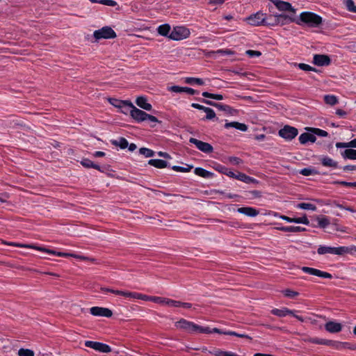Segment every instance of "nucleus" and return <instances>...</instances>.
I'll return each instance as SVG.
<instances>
[{
  "label": "nucleus",
  "instance_id": "f257e3e1",
  "mask_svg": "<svg viewBox=\"0 0 356 356\" xmlns=\"http://www.w3.org/2000/svg\"><path fill=\"white\" fill-rule=\"evenodd\" d=\"M317 252L318 254H330L341 256L346 254H353L356 252V246L351 245L350 247H330L325 245H320L317 250Z\"/></svg>",
  "mask_w": 356,
  "mask_h": 356
},
{
  "label": "nucleus",
  "instance_id": "f03ea898",
  "mask_svg": "<svg viewBox=\"0 0 356 356\" xmlns=\"http://www.w3.org/2000/svg\"><path fill=\"white\" fill-rule=\"evenodd\" d=\"M322 17L312 12H302L299 19H296L298 25L306 24L310 27H317L322 23Z\"/></svg>",
  "mask_w": 356,
  "mask_h": 356
},
{
  "label": "nucleus",
  "instance_id": "7ed1b4c3",
  "mask_svg": "<svg viewBox=\"0 0 356 356\" xmlns=\"http://www.w3.org/2000/svg\"><path fill=\"white\" fill-rule=\"evenodd\" d=\"M115 106H127L130 109L129 113L131 118L138 122L147 120V113L134 106L130 101H120Z\"/></svg>",
  "mask_w": 356,
  "mask_h": 356
},
{
  "label": "nucleus",
  "instance_id": "20e7f679",
  "mask_svg": "<svg viewBox=\"0 0 356 356\" xmlns=\"http://www.w3.org/2000/svg\"><path fill=\"white\" fill-rule=\"evenodd\" d=\"M270 18L273 19V22H267V25L268 26H275V25H285L289 22H296V17L294 14H280L275 15L273 17H270Z\"/></svg>",
  "mask_w": 356,
  "mask_h": 356
},
{
  "label": "nucleus",
  "instance_id": "39448f33",
  "mask_svg": "<svg viewBox=\"0 0 356 356\" xmlns=\"http://www.w3.org/2000/svg\"><path fill=\"white\" fill-rule=\"evenodd\" d=\"M190 33L188 29L184 26H176L170 32L168 38L173 40H181L187 38Z\"/></svg>",
  "mask_w": 356,
  "mask_h": 356
},
{
  "label": "nucleus",
  "instance_id": "423d86ee",
  "mask_svg": "<svg viewBox=\"0 0 356 356\" xmlns=\"http://www.w3.org/2000/svg\"><path fill=\"white\" fill-rule=\"evenodd\" d=\"M93 36L97 40L101 39H111L116 37V33L111 27L104 26L100 29L95 31Z\"/></svg>",
  "mask_w": 356,
  "mask_h": 356
},
{
  "label": "nucleus",
  "instance_id": "0eeeda50",
  "mask_svg": "<svg viewBox=\"0 0 356 356\" xmlns=\"http://www.w3.org/2000/svg\"><path fill=\"white\" fill-rule=\"evenodd\" d=\"M175 327L177 329L193 333L197 332V328H198V325L195 324L193 322L188 321L186 319L181 318L179 321H177L175 323Z\"/></svg>",
  "mask_w": 356,
  "mask_h": 356
},
{
  "label": "nucleus",
  "instance_id": "6e6552de",
  "mask_svg": "<svg viewBox=\"0 0 356 356\" xmlns=\"http://www.w3.org/2000/svg\"><path fill=\"white\" fill-rule=\"evenodd\" d=\"M266 15L262 12H257V13L251 15L247 17L245 21L252 26H259L261 24L267 25Z\"/></svg>",
  "mask_w": 356,
  "mask_h": 356
},
{
  "label": "nucleus",
  "instance_id": "1a4fd4ad",
  "mask_svg": "<svg viewBox=\"0 0 356 356\" xmlns=\"http://www.w3.org/2000/svg\"><path fill=\"white\" fill-rule=\"evenodd\" d=\"M298 134V129L295 127L286 125L284 128L279 131V135L286 139L291 140L294 138Z\"/></svg>",
  "mask_w": 356,
  "mask_h": 356
},
{
  "label": "nucleus",
  "instance_id": "9d476101",
  "mask_svg": "<svg viewBox=\"0 0 356 356\" xmlns=\"http://www.w3.org/2000/svg\"><path fill=\"white\" fill-rule=\"evenodd\" d=\"M85 346L101 353H107L111 351V348L109 346L97 341H86Z\"/></svg>",
  "mask_w": 356,
  "mask_h": 356
},
{
  "label": "nucleus",
  "instance_id": "9b49d317",
  "mask_svg": "<svg viewBox=\"0 0 356 356\" xmlns=\"http://www.w3.org/2000/svg\"><path fill=\"white\" fill-rule=\"evenodd\" d=\"M271 1L276 8L280 11H289L290 14L296 13V10L292 7L291 4L286 1H283L281 0H269Z\"/></svg>",
  "mask_w": 356,
  "mask_h": 356
},
{
  "label": "nucleus",
  "instance_id": "f8f14e48",
  "mask_svg": "<svg viewBox=\"0 0 356 356\" xmlns=\"http://www.w3.org/2000/svg\"><path fill=\"white\" fill-rule=\"evenodd\" d=\"M189 142L194 144L199 150L204 153H211L213 150V147L209 143L199 140L196 138H191Z\"/></svg>",
  "mask_w": 356,
  "mask_h": 356
},
{
  "label": "nucleus",
  "instance_id": "ddd939ff",
  "mask_svg": "<svg viewBox=\"0 0 356 356\" xmlns=\"http://www.w3.org/2000/svg\"><path fill=\"white\" fill-rule=\"evenodd\" d=\"M90 314L96 316L111 317L113 312L111 309L105 307H92L90 309Z\"/></svg>",
  "mask_w": 356,
  "mask_h": 356
},
{
  "label": "nucleus",
  "instance_id": "4468645a",
  "mask_svg": "<svg viewBox=\"0 0 356 356\" xmlns=\"http://www.w3.org/2000/svg\"><path fill=\"white\" fill-rule=\"evenodd\" d=\"M301 270L306 273L316 275V276L321 277H323V278H330V279L332 277V275L329 273L323 272L320 270L310 268V267L303 266L301 268Z\"/></svg>",
  "mask_w": 356,
  "mask_h": 356
},
{
  "label": "nucleus",
  "instance_id": "2eb2a0df",
  "mask_svg": "<svg viewBox=\"0 0 356 356\" xmlns=\"http://www.w3.org/2000/svg\"><path fill=\"white\" fill-rule=\"evenodd\" d=\"M313 63L318 66H325L330 63V58L327 55L316 54L314 56Z\"/></svg>",
  "mask_w": 356,
  "mask_h": 356
},
{
  "label": "nucleus",
  "instance_id": "dca6fc26",
  "mask_svg": "<svg viewBox=\"0 0 356 356\" xmlns=\"http://www.w3.org/2000/svg\"><path fill=\"white\" fill-rule=\"evenodd\" d=\"M325 329L330 333H338L342 330V325L334 321H328L325 324Z\"/></svg>",
  "mask_w": 356,
  "mask_h": 356
},
{
  "label": "nucleus",
  "instance_id": "f3484780",
  "mask_svg": "<svg viewBox=\"0 0 356 356\" xmlns=\"http://www.w3.org/2000/svg\"><path fill=\"white\" fill-rule=\"evenodd\" d=\"M202 102L208 105L214 106L220 111H223L227 112L230 114H232V111H234V110L233 108H232L229 106H227V105L216 103L212 101L206 100V99H202Z\"/></svg>",
  "mask_w": 356,
  "mask_h": 356
},
{
  "label": "nucleus",
  "instance_id": "a211bd4d",
  "mask_svg": "<svg viewBox=\"0 0 356 356\" xmlns=\"http://www.w3.org/2000/svg\"><path fill=\"white\" fill-rule=\"evenodd\" d=\"M169 90L171 92H176V93H180V92H185L191 95L198 93L197 91L195 90L193 88H188V87H180L178 86H173L170 87Z\"/></svg>",
  "mask_w": 356,
  "mask_h": 356
},
{
  "label": "nucleus",
  "instance_id": "6ab92c4d",
  "mask_svg": "<svg viewBox=\"0 0 356 356\" xmlns=\"http://www.w3.org/2000/svg\"><path fill=\"white\" fill-rule=\"evenodd\" d=\"M234 178L246 184H258V181L254 178L250 177L245 174L239 172L237 174H235Z\"/></svg>",
  "mask_w": 356,
  "mask_h": 356
},
{
  "label": "nucleus",
  "instance_id": "aec40b11",
  "mask_svg": "<svg viewBox=\"0 0 356 356\" xmlns=\"http://www.w3.org/2000/svg\"><path fill=\"white\" fill-rule=\"evenodd\" d=\"M237 211L250 217H255L259 214V211L252 207H241L237 209Z\"/></svg>",
  "mask_w": 356,
  "mask_h": 356
},
{
  "label": "nucleus",
  "instance_id": "412c9836",
  "mask_svg": "<svg viewBox=\"0 0 356 356\" xmlns=\"http://www.w3.org/2000/svg\"><path fill=\"white\" fill-rule=\"evenodd\" d=\"M136 104L140 108L145 111H151L152 108V105L147 102V99L145 97H138L136 100Z\"/></svg>",
  "mask_w": 356,
  "mask_h": 356
},
{
  "label": "nucleus",
  "instance_id": "4be33fe9",
  "mask_svg": "<svg viewBox=\"0 0 356 356\" xmlns=\"http://www.w3.org/2000/svg\"><path fill=\"white\" fill-rule=\"evenodd\" d=\"M225 127L226 129L233 127L241 131H246L248 130V127L246 124L238 122H226L225 124Z\"/></svg>",
  "mask_w": 356,
  "mask_h": 356
},
{
  "label": "nucleus",
  "instance_id": "5701e85b",
  "mask_svg": "<svg viewBox=\"0 0 356 356\" xmlns=\"http://www.w3.org/2000/svg\"><path fill=\"white\" fill-rule=\"evenodd\" d=\"M316 140V136L309 133H303L299 136V140L301 144H305L309 141L314 143Z\"/></svg>",
  "mask_w": 356,
  "mask_h": 356
},
{
  "label": "nucleus",
  "instance_id": "b1692460",
  "mask_svg": "<svg viewBox=\"0 0 356 356\" xmlns=\"http://www.w3.org/2000/svg\"><path fill=\"white\" fill-rule=\"evenodd\" d=\"M278 230L286 232H305L306 230L305 228L300 227V226H288V227H281L277 228Z\"/></svg>",
  "mask_w": 356,
  "mask_h": 356
},
{
  "label": "nucleus",
  "instance_id": "393cba45",
  "mask_svg": "<svg viewBox=\"0 0 356 356\" xmlns=\"http://www.w3.org/2000/svg\"><path fill=\"white\" fill-rule=\"evenodd\" d=\"M148 164L157 168H164L168 166V163L161 159H150Z\"/></svg>",
  "mask_w": 356,
  "mask_h": 356
},
{
  "label": "nucleus",
  "instance_id": "a878e982",
  "mask_svg": "<svg viewBox=\"0 0 356 356\" xmlns=\"http://www.w3.org/2000/svg\"><path fill=\"white\" fill-rule=\"evenodd\" d=\"M321 163L326 167L337 168V162L334 161L332 159L327 156L322 157L321 159Z\"/></svg>",
  "mask_w": 356,
  "mask_h": 356
},
{
  "label": "nucleus",
  "instance_id": "bb28decb",
  "mask_svg": "<svg viewBox=\"0 0 356 356\" xmlns=\"http://www.w3.org/2000/svg\"><path fill=\"white\" fill-rule=\"evenodd\" d=\"M194 172L195 175L204 178H209L213 175L212 172L207 171L202 168H196L194 170Z\"/></svg>",
  "mask_w": 356,
  "mask_h": 356
},
{
  "label": "nucleus",
  "instance_id": "cd10ccee",
  "mask_svg": "<svg viewBox=\"0 0 356 356\" xmlns=\"http://www.w3.org/2000/svg\"><path fill=\"white\" fill-rule=\"evenodd\" d=\"M111 143L121 149H125L128 147V141L124 138H120L118 140H113Z\"/></svg>",
  "mask_w": 356,
  "mask_h": 356
},
{
  "label": "nucleus",
  "instance_id": "c85d7f7f",
  "mask_svg": "<svg viewBox=\"0 0 356 356\" xmlns=\"http://www.w3.org/2000/svg\"><path fill=\"white\" fill-rule=\"evenodd\" d=\"M158 33L163 36H168V33L170 31V26L168 24L161 25L157 29Z\"/></svg>",
  "mask_w": 356,
  "mask_h": 356
},
{
  "label": "nucleus",
  "instance_id": "c756f323",
  "mask_svg": "<svg viewBox=\"0 0 356 356\" xmlns=\"http://www.w3.org/2000/svg\"><path fill=\"white\" fill-rule=\"evenodd\" d=\"M342 156L348 159H356V150L353 149H347L343 153Z\"/></svg>",
  "mask_w": 356,
  "mask_h": 356
},
{
  "label": "nucleus",
  "instance_id": "7c9ffc66",
  "mask_svg": "<svg viewBox=\"0 0 356 356\" xmlns=\"http://www.w3.org/2000/svg\"><path fill=\"white\" fill-rule=\"evenodd\" d=\"M324 101L327 104L334 106L338 103V99L336 96L327 95L324 96Z\"/></svg>",
  "mask_w": 356,
  "mask_h": 356
},
{
  "label": "nucleus",
  "instance_id": "2f4dec72",
  "mask_svg": "<svg viewBox=\"0 0 356 356\" xmlns=\"http://www.w3.org/2000/svg\"><path fill=\"white\" fill-rule=\"evenodd\" d=\"M328 346H332L336 349H342L345 348L346 346H347V342H340L337 341L329 340Z\"/></svg>",
  "mask_w": 356,
  "mask_h": 356
},
{
  "label": "nucleus",
  "instance_id": "473e14b6",
  "mask_svg": "<svg viewBox=\"0 0 356 356\" xmlns=\"http://www.w3.org/2000/svg\"><path fill=\"white\" fill-rule=\"evenodd\" d=\"M153 296H149L147 295H143L141 293H138L135 292H132L131 298L140 299L145 301H152V302Z\"/></svg>",
  "mask_w": 356,
  "mask_h": 356
},
{
  "label": "nucleus",
  "instance_id": "72a5a7b5",
  "mask_svg": "<svg viewBox=\"0 0 356 356\" xmlns=\"http://www.w3.org/2000/svg\"><path fill=\"white\" fill-rule=\"evenodd\" d=\"M300 173L304 176H309L319 174V172L316 170L312 168H303L300 171Z\"/></svg>",
  "mask_w": 356,
  "mask_h": 356
},
{
  "label": "nucleus",
  "instance_id": "f704fd0d",
  "mask_svg": "<svg viewBox=\"0 0 356 356\" xmlns=\"http://www.w3.org/2000/svg\"><path fill=\"white\" fill-rule=\"evenodd\" d=\"M185 83L187 84H193L196 83L197 85L202 86L204 85V81L202 79L200 78H194V77H187L185 79Z\"/></svg>",
  "mask_w": 356,
  "mask_h": 356
},
{
  "label": "nucleus",
  "instance_id": "c9c22d12",
  "mask_svg": "<svg viewBox=\"0 0 356 356\" xmlns=\"http://www.w3.org/2000/svg\"><path fill=\"white\" fill-rule=\"evenodd\" d=\"M297 208L301 209H307V210H312L315 211L316 209V207L314 204H310V203H300L297 205Z\"/></svg>",
  "mask_w": 356,
  "mask_h": 356
},
{
  "label": "nucleus",
  "instance_id": "e433bc0d",
  "mask_svg": "<svg viewBox=\"0 0 356 356\" xmlns=\"http://www.w3.org/2000/svg\"><path fill=\"white\" fill-rule=\"evenodd\" d=\"M1 243L3 244H6V245H12V246H15V247L26 248H31H31H33L32 244L17 243H13V242H7L5 241H2Z\"/></svg>",
  "mask_w": 356,
  "mask_h": 356
},
{
  "label": "nucleus",
  "instance_id": "4c0bfd02",
  "mask_svg": "<svg viewBox=\"0 0 356 356\" xmlns=\"http://www.w3.org/2000/svg\"><path fill=\"white\" fill-rule=\"evenodd\" d=\"M140 154L144 155L145 157H152L154 156V152L150 149L146 147H141L139 149Z\"/></svg>",
  "mask_w": 356,
  "mask_h": 356
},
{
  "label": "nucleus",
  "instance_id": "58836bf2",
  "mask_svg": "<svg viewBox=\"0 0 356 356\" xmlns=\"http://www.w3.org/2000/svg\"><path fill=\"white\" fill-rule=\"evenodd\" d=\"M307 341L309 342H311L313 343L326 345V346H328V341H329V340H327V339H318V338H309Z\"/></svg>",
  "mask_w": 356,
  "mask_h": 356
},
{
  "label": "nucleus",
  "instance_id": "ea45409f",
  "mask_svg": "<svg viewBox=\"0 0 356 356\" xmlns=\"http://www.w3.org/2000/svg\"><path fill=\"white\" fill-rule=\"evenodd\" d=\"M172 170L177 171V172H190L191 170L193 168V166L186 165V167H181L178 165H174L172 166Z\"/></svg>",
  "mask_w": 356,
  "mask_h": 356
},
{
  "label": "nucleus",
  "instance_id": "a19ab883",
  "mask_svg": "<svg viewBox=\"0 0 356 356\" xmlns=\"http://www.w3.org/2000/svg\"><path fill=\"white\" fill-rule=\"evenodd\" d=\"M202 96L207 98H211L216 100H222L223 99V97L222 95L219 94H212L209 93L208 92H202Z\"/></svg>",
  "mask_w": 356,
  "mask_h": 356
},
{
  "label": "nucleus",
  "instance_id": "79ce46f5",
  "mask_svg": "<svg viewBox=\"0 0 356 356\" xmlns=\"http://www.w3.org/2000/svg\"><path fill=\"white\" fill-rule=\"evenodd\" d=\"M209 353L214 355L215 356H230L231 352L223 351L220 349H213L209 351Z\"/></svg>",
  "mask_w": 356,
  "mask_h": 356
},
{
  "label": "nucleus",
  "instance_id": "37998d69",
  "mask_svg": "<svg viewBox=\"0 0 356 356\" xmlns=\"http://www.w3.org/2000/svg\"><path fill=\"white\" fill-rule=\"evenodd\" d=\"M307 129L313 132L314 134H316L321 137H325L328 135V133L326 131L318 128H309Z\"/></svg>",
  "mask_w": 356,
  "mask_h": 356
},
{
  "label": "nucleus",
  "instance_id": "c03bdc74",
  "mask_svg": "<svg viewBox=\"0 0 356 356\" xmlns=\"http://www.w3.org/2000/svg\"><path fill=\"white\" fill-rule=\"evenodd\" d=\"M19 356H35V353L30 349L20 348L18 350Z\"/></svg>",
  "mask_w": 356,
  "mask_h": 356
},
{
  "label": "nucleus",
  "instance_id": "a18cd8bd",
  "mask_svg": "<svg viewBox=\"0 0 356 356\" xmlns=\"http://www.w3.org/2000/svg\"><path fill=\"white\" fill-rule=\"evenodd\" d=\"M344 3L350 12L356 13V6H355L353 0H345Z\"/></svg>",
  "mask_w": 356,
  "mask_h": 356
},
{
  "label": "nucleus",
  "instance_id": "49530a36",
  "mask_svg": "<svg viewBox=\"0 0 356 356\" xmlns=\"http://www.w3.org/2000/svg\"><path fill=\"white\" fill-rule=\"evenodd\" d=\"M223 334L236 336V337H238L240 338H245V339H252V338L247 334L237 333V332H233V331H227V332H223Z\"/></svg>",
  "mask_w": 356,
  "mask_h": 356
},
{
  "label": "nucleus",
  "instance_id": "de8ad7c7",
  "mask_svg": "<svg viewBox=\"0 0 356 356\" xmlns=\"http://www.w3.org/2000/svg\"><path fill=\"white\" fill-rule=\"evenodd\" d=\"M285 311H286V307H284L282 309H274L271 311L272 314L275 315V316H280V317H284L285 316H286V312H285Z\"/></svg>",
  "mask_w": 356,
  "mask_h": 356
},
{
  "label": "nucleus",
  "instance_id": "09e8293b",
  "mask_svg": "<svg viewBox=\"0 0 356 356\" xmlns=\"http://www.w3.org/2000/svg\"><path fill=\"white\" fill-rule=\"evenodd\" d=\"M111 293L115 294V295L127 297V298H131V295H132V292H130V291H124L114 290V289H113V291H111Z\"/></svg>",
  "mask_w": 356,
  "mask_h": 356
},
{
  "label": "nucleus",
  "instance_id": "8fccbe9b",
  "mask_svg": "<svg viewBox=\"0 0 356 356\" xmlns=\"http://www.w3.org/2000/svg\"><path fill=\"white\" fill-rule=\"evenodd\" d=\"M168 298H163V297H159V296H153L152 298V302L155 303H158L163 305H166Z\"/></svg>",
  "mask_w": 356,
  "mask_h": 356
},
{
  "label": "nucleus",
  "instance_id": "3c124183",
  "mask_svg": "<svg viewBox=\"0 0 356 356\" xmlns=\"http://www.w3.org/2000/svg\"><path fill=\"white\" fill-rule=\"evenodd\" d=\"M32 247H33V248H31V249H35V250H39V251H42V252H47V253H49V254H56V253H57V252H56L54 250L47 249V248H43V247H38V246H36L35 245H32Z\"/></svg>",
  "mask_w": 356,
  "mask_h": 356
},
{
  "label": "nucleus",
  "instance_id": "603ef678",
  "mask_svg": "<svg viewBox=\"0 0 356 356\" xmlns=\"http://www.w3.org/2000/svg\"><path fill=\"white\" fill-rule=\"evenodd\" d=\"M219 172H222V174H225L227 176H229V177H232L234 178V176H235V173L233 172L232 171L228 170L227 168L225 167H220L219 169H218Z\"/></svg>",
  "mask_w": 356,
  "mask_h": 356
},
{
  "label": "nucleus",
  "instance_id": "864d4df0",
  "mask_svg": "<svg viewBox=\"0 0 356 356\" xmlns=\"http://www.w3.org/2000/svg\"><path fill=\"white\" fill-rule=\"evenodd\" d=\"M298 67L304 71H313V72H317V70L307 64L305 63H299Z\"/></svg>",
  "mask_w": 356,
  "mask_h": 356
},
{
  "label": "nucleus",
  "instance_id": "5fc2aeb1",
  "mask_svg": "<svg viewBox=\"0 0 356 356\" xmlns=\"http://www.w3.org/2000/svg\"><path fill=\"white\" fill-rule=\"evenodd\" d=\"M205 113H207V115L205 117L206 120H212L216 118V113L211 108L207 107V108L205 111Z\"/></svg>",
  "mask_w": 356,
  "mask_h": 356
},
{
  "label": "nucleus",
  "instance_id": "6e6d98bb",
  "mask_svg": "<svg viewBox=\"0 0 356 356\" xmlns=\"http://www.w3.org/2000/svg\"><path fill=\"white\" fill-rule=\"evenodd\" d=\"M166 305L172 307H180L181 301H177L168 298Z\"/></svg>",
  "mask_w": 356,
  "mask_h": 356
},
{
  "label": "nucleus",
  "instance_id": "4d7b16f0",
  "mask_svg": "<svg viewBox=\"0 0 356 356\" xmlns=\"http://www.w3.org/2000/svg\"><path fill=\"white\" fill-rule=\"evenodd\" d=\"M293 222L295 223H302L305 225H309V221L307 218L305 216L301 218H293Z\"/></svg>",
  "mask_w": 356,
  "mask_h": 356
},
{
  "label": "nucleus",
  "instance_id": "13d9d810",
  "mask_svg": "<svg viewBox=\"0 0 356 356\" xmlns=\"http://www.w3.org/2000/svg\"><path fill=\"white\" fill-rule=\"evenodd\" d=\"M283 293L286 297H289V298H292L296 297L298 295V292L290 290V289H286L283 291Z\"/></svg>",
  "mask_w": 356,
  "mask_h": 356
},
{
  "label": "nucleus",
  "instance_id": "bf43d9fd",
  "mask_svg": "<svg viewBox=\"0 0 356 356\" xmlns=\"http://www.w3.org/2000/svg\"><path fill=\"white\" fill-rule=\"evenodd\" d=\"M228 161L234 165H240L243 163V161L240 158L236 156L229 157Z\"/></svg>",
  "mask_w": 356,
  "mask_h": 356
},
{
  "label": "nucleus",
  "instance_id": "052dcab7",
  "mask_svg": "<svg viewBox=\"0 0 356 356\" xmlns=\"http://www.w3.org/2000/svg\"><path fill=\"white\" fill-rule=\"evenodd\" d=\"M98 3L108 6H115L117 5V2L113 0H99Z\"/></svg>",
  "mask_w": 356,
  "mask_h": 356
},
{
  "label": "nucleus",
  "instance_id": "680f3d73",
  "mask_svg": "<svg viewBox=\"0 0 356 356\" xmlns=\"http://www.w3.org/2000/svg\"><path fill=\"white\" fill-rule=\"evenodd\" d=\"M318 223L321 227H325L330 224V222L326 218H321L318 219Z\"/></svg>",
  "mask_w": 356,
  "mask_h": 356
},
{
  "label": "nucleus",
  "instance_id": "e2e57ef3",
  "mask_svg": "<svg viewBox=\"0 0 356 356\" xmlns=\"http://www.w3.org/2000/svg\"><path fill=\"white\" fill-rule=\"evenodd\" d=\"M214 53L217 54H220V55H233L234 54V51L230 49H219V50L215 51Z\"/></svg>",
  "mask_w": 356,
  "mask_h": 356
},
{
  "label": "nucleus",
  "instance_id": "0e129e2a",
  "mask_svg": "<svg viewBox=\"0 0 356 356\" xmlns=\"http://www.w3.org/2000/svg\"><path fill=\"white\" fill-rule=\"evenodd\" d=\"M197 332L209 334L213 332V330H210L209 327H204L198 325V328H197Z\"/></svg>",
  "mask_w": 356,
  "mask_h": 356
},
{
  "label": "nucleus",
  "instance_id": "69168bd1",
  "mask_svg": "<svg viewBox=\"0 0 356 356\" xmlns=\"http://www.w3.org/2000/svg\"><path fill=\"white\" fill-rule=\"evenodd\" d=\"M81 163L85 168H92L93 162L88 159H85L81 161Z\"/></svg>",
  "mask_w": 356,
  "mask_h": 356
},
{
  "label": "nucleus",
  "instance_id": "338daca9",
  "mask_svg": "<svg viewBox=\"0 0 356 356\" xmlns=\"http://www.w3.org/2000/svg\"><path fill=\"white\" fill-rule=\"evenodd\" d=\"M246 54L248 55L250 57H254V56L258 57L261 55V53L259 51L247 50Z\"/></svg>",
  "mask_w": 356,
  "mask_h": 356
},
{
  "label": "nucleus",
  "instance_id": "774afa93",
  "mask_svg": "<svg viewBox=\"0 0 356 356\" xmlns=\"http://www.w3.org/2000/svg\"><path fill=\"white\" fill-rule=\"evenodd\" d=\"M191 106L193 108H197V109H199V110H202L205 112L206 109L207 108V107H205L202 105H200V104H196V103H193L191 104Z\"/></svg>",
  "mask_w": 356,
  "mask_h": 356
}]
</instances>
